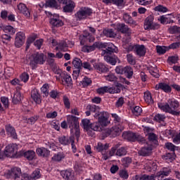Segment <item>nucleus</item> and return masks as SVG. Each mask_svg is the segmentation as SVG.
<instances>
[{
    "label": "nucleus",
    "instance_id": "f257e3e1",
    "mask_svg": "<svg viewBox=\"0 0 180 180\" xmlns=\"http://www.w3.org/2000/svg\"><path fill=\"white\" fill-rule=\"evenodd\" d=\"M167 102L168 103L166 104H164L162 103H159L158 104L159 109H160L163 112H165L166 113H169L173 116H179L180 104L179 101L175 99H169Z\"/></svg>",
    "mask_w": 180,
    "mask_h": 180
},
{
    "label": "nucleus",
    "instance_id": "f03ea898",
    "mask_svg": "<svg viewBox=\"0 0 180 180\" xmlns=\"http://www.w3.org/2000/svg\"><path fill=\"white\" fill-rule=\"evenodd\" d=\"M46 63V56L43 53H35L31 56L30 59V66L32 70H36L37 65H43Z\"/></svg>",
    "mask_w": 180,
    "mask_h": 180
},
{
    "label": "nucleus",
    "instance_id": "7ed1b4c3",
    "mask_svg": "<svg viewBox=\"0 0 180 180\" xmlns=\"http://www.w3.org/2000/svg\"><path fill=\"white\" fill-rule=\"evenodd\" d=\"M56 78L57 81H61L60 84L62 85H65L66 86H71L72 85V79L71 76L67 74V72H63L61 70H58L55 72Z\"/></svg>",
    "mask_w": 180,
    "mask_h": 180
},
{
    "label": "nucleus",
    "instance_id": "20e7f679",
    "mask_svg": "<svg viewBox=\"0 0 180 180\" xmlns=\"http://www.w3.org/2000/svg\"><path fill=\"white\" fill-rule=\"evenodd\" d=\"M122 137L128 141L136 142L138 141L140 144H146V141L144 137H142L141 135L136 134L131 131H126L122 133Z\"/></svg>",
    "mask_w": 180,
    "mask_h": 180
},
{
    "label": "nucleus",
    "instance_id": "39448f33",
    "mask_svg": "<svg viewBox=\"0 0 180 180\" xmlns=\"http://www.w3.org/2000/svg\"><path fill=\"white\" fill-rule=\"evenodd\" d=\"M143 27L145 30H157L160 29V24L154 23V15H150L145 19Z\"/></svg>",
    "mask_w": 180,
    "mask_h": 180
},
{
    "label": "nucleus",
    "instance_id": "423d86ee",
    "mask_svg": "<svg viewBox=\"0 0 180 180\" xmlns=\"http://www.w3.org/2000/svg\"><path fill=\"white\" fill-rule=\"evenodd\" d=\"M45 13L50 16V23L53 27H61V26H64V22L60 18V15H58V14L53 15L49 11H45Z\"/></svg>",
    "mask_w": 180,
    "mask_h": 180
},
{
    "label": "nucleus",
    "instance_id": "0eeeda50",
    "mask_svg": "<svg viewBox=\"0 0 180 180\" xmlns=\"http://www.w3.org/2000/svg\"><path fill=\"white\" fill-rule=\"evenodd\" d=\"M59 4H63V11L65 13H71L75 8V3L72 0H58Z\"/></svg>",
    "mask_w": 180,
    "mask_h": 180
},
{
    "label": "nucleus",
    "instance_id": "6e6552de",
    "mask_svg": "<svg viewBox=\"0 0 180 180\" xmlns=\"http://www.w3.org/2000/svg\"><path fill=\"white\" fill-rule=\"evenodd\" d=\"M92 15V8L88 7H82L79 11H78L75 17L79 20H82V19H86L88 16Z\"/></svg>",
    "mask_w": 180,
    "mask_h": 180
},
{
    "label": "nucleus",
    "instance_id": "1a4fd4ad",
    "mask_svg": "<svg viewBox=\"0 0 180 180\" xmlns=\"http://www.w3.org/2000/svg\"><path fill=\"white\" fill-rule=\"evenodd\" d=\"M18 144L16 143H11L8 145L4 151V154L6 157H10V158H14L16 154L18 153Z\"/></svg>",
    "mask_w": 180,
    "mask_h": 180
},
{
    "label": "nucleus",
    "instance_id": "9d476101",
    "mask_svg": "<svg viewBox=\"0 0 180 180\" xmlns=\"http://www.w3.org/2000/svg\"><path fill=\"white\" fill-rule=\"evenodd\" d=\"M123 130V127L119 126L112 127L110 129H107L104 131V134L108 136H111V137H116L117 136H120Z\"/></svg>",
    "mask_w": 180,
    "mask_h": 180
},
{
    "label": "nucleus",
    "instance_id": "9b49d317",
    "mask_svg": "<svg viewBox=\"0 0 180 180\" xmlns=\"http://www.w3.org/2000/svg\"><path fill=\"white\" fill-rule=\"evenodd\" d=\"M101 44H105V47H101V49H105V50L102 51L101 56H109L112 53H117V47L113 44L101 43Z\"/></svg>",
    "mask_w": 180,
    "mask_h": 180
},
{
    "label": "nucleus",
    "instance_id": "f8f14e48",
    "mask_svg": "<svg viewBox=\"0 0 180 180\" xmlns=\"http://www.w3.org/2000/svg\"><path fill=\"white\" fill-rule=\"evenodd\" d=\"M115 29L117 30V32H120V33H123L124 34H127L130 36L131 34V30L124 23H117L115 25Z\"/></svg>",
    "mask_w": 180,
    "mask_h": 180
},
{
    "label": "nucleus",
    "instance_id": "ddd939ff",
    "mask_svg": "<svg viewBox=\"0 0 180 180\" xmlns=\"http://www.w3.org/2000/svg\"><path fill=\"white\" fill-rule=\"evenodd\" d=\"M25 33L22 32H19L15 35V46L18 49H20V47H22L23 44H25Z\"/></svg>",
    "mask_w": 180,
    "mask_h": 180
},
{
    "label": "nucleus",
    "instance_id": "4468645a",
    "mask_svg": "<svg viewBox=\"0 0 180 180\" xmlns=\"http://www.w3.org/2000/svg\"><path fill=\"white\" fill-rule=\"evenodd\" d=\"M67 122L69 124L70 129H71V131L75 127H79V124L78 123V117L73 115H68L67 116Z\"/></svg>",
    "mask_w": 180,
    "mask_h": 180
},
{
    "label": "nucleus",
    "instance_id": "2eb2a0df",
    "mask_svg": "<svg viewBox=\"0 0 180 180\" xmlns=\"http://www.w3.org/2000/svg\"><path fill=\"white\" fill-rule=\"evenodd\" d=\"M74 46V43L70 41H60L58 42V46H56L57 50H60V51H68V47Z\"/></svg>",
    "mask_w": 180,
    "mask_h": 180
},
{
    "label": "nucleus",
    "instance_id": "dca6fc26",
    "mask_svg": "<svg viewBox=\"0 0 180 180\" xmlns=\"http://www.w3.org/2000/svg\"><path fill=\"white\" fill-rule=\"evenodd\" d=\"M101 47H106V44H102V42H95L91 46H85L83 47V51L86 53H91L95 51L96 49H101Z\"/></svg>",
    "mask_w": 180,
    "mask_h": 180
},
{
    "label": "nucleus",
    "instance_id": "f3484780",
    "mask_svg": "<svg viewBox=\"0 0 180 180\" xmlns=\"http://www.w3.org/2000/svg\"><path fill=\"white\" fill-rule=\"evenodd\" d=\"M18 9L20 13H22L24 16L29 19L30 18V11H29V8H27V6H26V4L23 3H20L18 5Z\"/></svg>",
    "mask_w": 180,
    "mask_h": 180
},
{
    "label": "nucleus",
    "instance_id": "a211bd4d",
    "mask_svg": "<svg viewBox=\"0 0 180 180\" xmlns=\"http://www.w3.org/2000/svg\"><path fill=\"white\" fill-rule=\"evenodd\" d=\"M93 67L94 70L97 71L99 74H102L103 72H108L109 71V69L102 63H96L95 61L94 63H93Z\"/></svg>",
    "mask_w": 180,
    "mask_h": 180
},
{
    "label": "nucleus",
    "instance_id": "6ab92c4d",
    "mask_svg": "<svg viewBox=\"0 0 180 180\" xmlns=\"http://www.w3.org/2000/svg\"><path fill=\"white\" fill-rule=\"evenodd\" d=\"M171 174V169L164 167L162 169L159 171L157 174L156 177L158 178V180H163L165 176H168Z\"/></svg>",
    "mask_w": 180,
    "mask_h": 180
},
{
    "label": "nucleus",
    "instance_id": "aec40b11",
    "mask_svg": "<svg viewBox=\"0 0 180 180\" xmlns=\"http://www.w3.org/2000/svg\"><path fill=\"white\" fill-rule=\"evenodd\" d=\"M36 153L39 157H43V158H49L50 157V150L44 147L37 148Z\"/></svg>",
    "mask_w": 180,
    "mask_h": 180
},
{
    "label": "nucleus",
    "instance_id": "412c9836",
    "mask_svg": "<svg viewBox=\"0 0 180 180\" xmlns=\"http://www.w3.org/2000/svg\"><path fill=\"white\" fill-rule=\"evenodd\" d=\"M155 88L156 91L161 89L163 92H166V94H169L172 91L171 86L167 84V83H159L155 85Z\"/></svg>",
    "mask_w": 180,
    "mask_h": 180
},
{
    "label": "nucleus",
    "instance_id": "4be33fe9",
    "mask_svg": "<svg viewBox=\"0 0 180 180\" xmlns=\"http://www.w3.org/2000/svg\"><path fill=\"white\" fill-rule=\"evenodd\" d=\"M147 52L144 45H135V53L139 57H144Z\"/></svg>",
    "mask_w": 180,
    "mask_h": 180
},
{
    "label": "nucleus",
    "instance_id": "5701e85b",
    "mask_svg": "<svg viewBox=\"0 0 180 180\" xmlns=\"http://www.w3.org/2000/svg\"><path fill=\"white\" fill-rule=\"evenodd\" d=\"M31 98L37 103V105H40V103H41V96L37 89H34L31 91Z\"/></svg>",
    "mask_w": 180,
    "mask_h": 180
},
{
    "label": "nucleus",
    "instance_id": "b1692460",
    "mask_svg": "<svg viewBox=\"0 0 180 180\" xmlns=\"http://www.w3.org/2000/svg\"><path fill=\"white\" fill-rule=\"evenodd\" d=\"M131 180H155V176H154V174H152L150 176L147 174H136L132 176Z\"/></svg>",
    "mask_w": 180,
    "mask_h": 180
},
{
    "label": "nucleus",
    "instance_id": "393cba45",
    "mask_svg": "<svg viewBox=\"0 0 180 180\" xmlns=\"http://www.w3.org/2000/svg\"><path fill=\"white\" fill-rule=\"evenodd\" d=\"M151 151H153V145H148L142 148L139 151V155H142L143 157H146L147 155H150Z\"/></svg>",
    "mask_w": 180,
    "mask_h": 180
},
{
    "label": "nucleus",
    "instance_id": "a878e982",
    "mask_svg": "<svg viewBox=\"0 0 180 180\" xmlns=\"http://www.w3.org/2000/svg\"><path fill=\"white\" fill-rule=\"evenodd\" d=\"M91 124H91V121L88 119H84L82 120V126H83V128L87 131L89 136H94V134L91 132Z\"/></svg>",
    "mask_w": 180,
    "mask_h": 180
},
{
    "label": "nucleus",
    "instance_id": "bb28decb",
    "mask_svg": "<svg viewBox=\"0 0 180 180\" xmlns=\"http://www.w3.org/2000/svg\"><path fill=\"white\" fill-rule=\"evenodd\" d=\"M6 131L8 136H10L13 139H18L16 130H15V127H12L11 124L6 125Z\"/></svg>",
    "mask_w": 180,
    "mask_h": 180
},
{
    "label": "nucleus",
    "instance_id": "cd10ccee",
    "mask_svg": "<svg viewBox=\"0 0 180 180\" xmlns=\"http://www.w3.org/2000/svg\"><path fill=\"white\" fill-rule=\"evenodd\" d=\"M122 19L125 23L128 25H137L135 20H134L133 18L130 15V14L127 13H124L122 15Z\"/></svg>",
    "mask_w": 180,
    "mask_h": 180
},
{
    "label": "nucleus",
    "instance_id": "c85d7f7f",
    "mask_svg": "<svg viewBox=\"0 0 180 180\" xmlns=\"http://www.w3.org/2000/svg\"><path fill=\"white\" fill-rule=\"evenodd\" d=\"M25 158L28 160V161H32L36 158V152L34 150H27L23 153Z\"/></svg>",
    "mask_w": 180,
    "mask_h": 180
},
{
    "label": "nucleus",
    "instance_id": "c756f323",
    "mask_svg": "<svg viewBox=\"0 0 180 180\" xmlns=\"http://www.w3.org/2000/svg\"><path fill=\"white\" fill-rule=\"evenodd\" d=\"M104 60L106 63H108V64H111V65H116V63H117V57L116 56L104 55Z\"/></svg>",
    "mask_w": 180,
    "mask_h": 180
},
{
    "label": "nucleus",
    "instance_id": "7c9ffc66",
    "mask_svg": "<svg viewBox=\"0 0 180 180\" xmlns=\"http://www.w3.org/2000/svg\"><path fill=\"white\" fill-rule=\"evenodd\" d=\"M22 99H23V97L22 96L20 91H15L13 97V103H14V105H18V103L22 102Z\"/></svg>",
    "mask_w": 180,
    "mask_h": 180
},
{
    "label": "nucleus",
    "instance_id": "2f4dec72",
    "mask_svg": "<svg viewBox=\"0 0 180 180\" xmlns=\"http://www.w3.org/2000/svg\"><path fill=\"white\" fill-rule=\"evenodd\" d=\"M46 8H54L55 9H60V6L56 0H47L46 1Z\"/></svg>",
    "mask_w": 180,
    "mask_h": 180
},
{
    "label": "nucleus",
    "instance_id": "473e14b6",
    "mask_svg": "<svg viewBox=\"0 0 180 180\" xmlns=\"http://www.w3.org/2000/svg\"><path fill=\"white\" fill-rule=\"evenodd\" d=\"M158 20H159L162 25L174 23V20H171V18L168 17L167 15H161L160 18L158 19Z\"/></svg>",
    "mask_w": 180,
    "mask_h": 180
},
{
    "label": "nucleus",
    "instance_id": "72a5a7b5",
    "mask_svg": "<svg viewBox=\"0 0 180 180\" xmlns=\"http://www.w3.org/2000/svg\"><path fill=\"white\" fill-rule=\"evenodd\" d=\"M144 101L148 103V105H153L154 103V100H153V96L150 91L144 93Z\"/></svg>",
    "mask_w": 180,
    "mask_h": 180
},
{
    "label": "nucleus",
    "instance_id": "f704fd0d",
    "mask_svg": "<svg viewBox=\"0 0 180 180\" xmlns=\"http://www.w3.org/2000/svg\"><path fill=\"white\" fill-rule=\"evenodd\" d=\"M148 70L153 77L155 78H160V72L158 71V69H157V67L150 66Z\"/></svg>",
    "mask_w": 180,
    "mask_h": 180
},
{
    "label": "nucleus",
    "instance_id": "c9c22d12",
    "mask_svg": "<svg viewBox=\"0 0 180 180\" xmlns=\"http://www.w3.org/2000/svg\"><path fill=\"white\" fill-rule=\"evenodd\" d=\"M59 143L62 144V146H69L71 143V137L63 136L59 138Z\"/></svg>",
    "mask_w": 180,
    "mask_h": 180
},
{
    "label": "nucleus",
    "instance_id": "e433bc0d",
    "mask_svg": "<svg viewBox=\"0 0 180 180\" xmlns=\"http://www.w3.org/2000/svg\"><path fill=\"white\" fill-rule=\"evenodd\" d=\"M95 64V60H91L89 62H84L82 63L83 68H85V70H88L89 71H92L94 70V65Z\"/></svg>",
    "mask_w": 180,
    "mask_h": 180
},
{
    "label": "nucleus",
    "instance_id": "4c0bfd02",
    "mask_svg": "<svg viewBox=\"0 0 180 180\" xmlns=\"http://www.w3.org/2000/svg\"><path fill=\"white\" fill-rule=\"evenodd\" d=\"M148 139L150 143H153L155 146L158 144V136L154 133H149Z\"/></svg>",
    "mask_w": 180,
    "mask_h": 180
},
{
    "label": "nucleus",
    "instance_id": "58836bf2",
    "mask_svg": "<svg viewBox=\"0 0 180 180\" xmlns=\"http://www.w3.org/2000/svg\"><path fill=\"white\" fill-rule=\"evenodd\" d=\"M61 175L63 178L68 180L74 179V176H72V172L70 170L63 171L61 172Z\"/></svg>",
    "mask_w": 180,
    "mask_h": 180
},
{
    "label": "nucleus",
    "instance_id": "ea45409f",
    "mask_svg": "<svg viewBox=\"0 0 180 180\" xmlns=\"http://www.w3.org/2000/svg\"><path fill=\"white\" fill-rule=\"evenodd\" d=\"M122 84H117L112 87H109V94H120Z\"/></svg>",
    "mask_w": 180,
    "mask_h": 180
},
{
    "label": "nucleus",
    "instance_id": "a19ab883",
    "mask_svg": "<svg viewBox=\"0 0 180 180\" xmlns=\"http://www.w3.org/2000/svg\"><path fill=\"white\" fill-rule=\"evenodd\" d=\"M32 180L39 179L41 178V173L40 172V169H36L30 175Z\"/></svg>",
    "mask_w": 180,
    "mask_h": 180
},
{
    "label": "nucleus",
    "instance_id": "79ce46f5",
    "mask_svg": "<svg viewBox=\"0 0 180 180\" xmlns=\"http://www.w3.org/2000/svg\"><path fill=\"white\" fill-rule=\"evenodd\" d=\"M124 74H125L127 78H131L133 77V68L130 66L124 68Z\"/></svg>",
    "mask_w": 180,
    "mask_h": 180
},
{
    "label": "nucleus",
    "instance_id": "37998d69",
    "mask_svg": "<svg viewBox=\"0 0 180 180\" xmlns=\"http://www.w3.org/2000/svg\"><path fill=\"white\" fill-rule=\"evenodd\" d=\"M165 119H167L165 115L158 113L155 115L153 120L158 123H161L162 122H165Z\"/></svg>",
    "mask_w": 180,
    "mask_h": 180
},
{
    "label": "nucleus",
    "instance_id": "c03bdc74",
    "mask_svg": "<svg viewBox=\"0 0 180 180\" xmlns=\"http://www.w3.org/2000/svg\"><path fill=\"white\" fill-rule=\"evenodd\" d=\"M81 83L84 88H86V86H91L92 85V79L88 77H84Z\"/></svg>",
    "mask_w": 180,
    "mask_h": 180
},
{
    "label": "nucleus",
    "instance_id": "a18cd8bd",
    "mask_svg": "<svg viewBox=\"0 0 180 180\" xmlns=\"http://www.w3.org/2000/svg\"><path fill=\"white\" fill-rule=\"evenodd\" d=\"M103 34H105V36H106V37L110 38H115L117 36L116 32H115L112 29L105 30L103 31Z\"/></svg>",
    "mask_w": 180,
    "mask_h": 180
},
{
    "label": "nucleus",
    "instance_id": "49530a36",
    "mask_svg": "<svg viewBox=\"0 0 180 180\" xmlns=\"http://www.w3.org/2000/svg\"><path fill=\"white\" fill-rule=\"evenodd\" d=\"M95 117H98V122L103 120L104 119H109V114L106 112H101L99 114H96Z\"/></svg>",
    "mask_w": 180,
    "mask_h": 180
},
{
    "label": "nucleus",
    "instance_id": "de8ad7c7",
    "mask_svg": "<svg viewBox=\"0 0 180 180\" xmlns=\"http://www.w3.org/2000/svg\"><path fill=\"white\" fill-rule=\"evenodd\" d=\"M131 109L135 116H140L143 112V109L140 106L131 107Z\"/></svg>",
    "mask_w": 180,
    "mask_h": 180
},
{
    "label": "nucleus",
    "instance_id": "09e8293b",
    "mask_svg": "<svg viewBox=\"0 0 180 180\" xmlns=\"http://www.w3.org/2000/svg\"><path fill=\"white\" fill-rule=\"evenodd\" d=\"M109 148V144L105 143L103 145L102 143L99 142L97 146H96V149L98 153H101V151H103V150H108Z\"/></svg>",
    "mask_w": 180,
    "mask_h": 180
},
{
    "label": "nucleus",
    "instance_id": "8fccbe9b",
    "mask_svg": "<svg viewBox=\"0 0 180 180\" xmlns=\"http://www.w3.org/2000/svg\"><path fill=\"white\" fill-rule=\"evenodd\" d=\"M91 130H94V131H102V127H101L99 122H94L90 126V131Z\"/></svg>",
    "mask_w": 180,
    "mask_h": 180
},
{
    "label": "nucleus",
    "instance_id": "3c124183",
    "mask_svg": "<svg viewBox=\"0 0 180 180\" xmlns=\"http://www.w3.org/2000/svg\"><path fill=\"white\" fill-rule=\"evenodd\" d=\"M127 154V149L124 147H121L117 150L115 155L117 157H123V155H126Z\"/></svg>",
    "mask_w": 180,
    "mask_h": 180
},
{
    "label": "nucleus",
    "instance_id": "603ef678",
    "mask_svg": "<svg viewBox=\"0 0 180 180\" xmlns=\"http://www.w3.org/2000/svg\"><path fill=\"white\" fill-rule=\"evenodd\" d=\"M72 64L75 68H77L78 70H81V67H82V61L78 58H75L73 60Z\"/></svg>",
    "mask_w": 180,
    "mask_h": 180
},
{
    "label": "nucleus",
    "instance_id": "864d4df0",
    "mask_svg": "<svg viewBox=\"0 0 180 180\" xmlns=\"http://www.w3.org/2000/svg\"><path fill=\"white\" fill-rule=\"evenodd\" d=\"M168 32L169 33H170V34L180 33V27L176 25L171 26L170 27H169Z\"/></svg>",
    "mask_w": 180,
    "mask_h": 180
},
{
    "label": "nucleus",
    "instance_id": "5fc2aeb1",
    "mask_svg": "<svg viewBox=\"0 0 180 180\" xmlns=\"http://www.w3.org/2000/svg\"><path fill=\"white\" fill-rule=\"evenodd\" d=\"M4 31L5 33H8V34L9 35H13V34L16 32V30H15V28L11 25L6 26L4 29Z\"/></svg>",
    "mask_w": 180,
    "mask_h": 180
},
{
    "label": "nucleus",
    "instance_id": "6e6d98bb",
    "mask_svg": "<svg viewBox=\"0 0 180 180\" xmlns=\"http://www.w3.org/2000/svg\"><path fill=\"white\" fill-rule=\"evenodd\" d=\"M112 5H115L118 8H124L126 1L124 0H113Z\"/></svg>",
    "mask_w": 180,
    "mask_h": 180
},
{
    "label": "nucleus",
    "instance_id": "4d7b16f0",
    "mask_svg": "<svg viewBox=\"0 0 180 180\" xmlns=\"http://www.w3.org/2000/svg\"><path fill=\"white\" fill-rule=\"evenodd\" d=\"M12 169H13V172H14V175L15 176V180H20V174H22L20 168L13 167V168H12Z\"/></svg>",
    "mask_w": 180,
    "mask_h": 180
},
{
    "label": "nucleus",
    "instance_id": "13d9d810",
    "mask_svg": "<svg viewBox=\"0 0 180 180\" xmlns=\"http://www.w3.org/2000/svg\"><path fill=\"white\" fill-rule=\"evenodd\" d=\"M5 176H6V178H7V179H15V172H13V169L8 170L5 173Z\"/></svg>",
    "mask_w": 180,
    "mask_h": 180
},
{
    "label": "nucleus",
    "instance_id": "bf43d9fd",
    "mask_svg": "<svg viewBox=\"0 0 180 180\" xmlns=\"http://www.w3.org/2000/svg\"><path fill=\"white\" fill-rule=\"evenodd\" d=\"M127 60L129 64L131 65H135L136 64V58L132 54H127Z\"/></svg>",
    "mask_w": 180,
    "mask_h": 180
},
{
    "label": "nucleus",
    "instance_id": "052dcab7",
    "mask_svg": "<svg viewBox=\"0 0 180 180\" xmlns=\"http://www.w3.org/2000/svg\"><path fill=\"white\" fill-rule=\"evenodd\" d=\"M154 11H155V12H162V13H165V12H168V8L162 5H158L155 7Z\"/></svg>",
    "mask_w": 180,
    "mask_h": 180
},
{
    "label": "nucleus",
    "instance_id": "680f3d73",
    "mask_svg": "<svg viewBox=\"0 0 180 180\" xmlns=\"http://www.w3.org/2000/svg\"><path fill=\"white\" fill-rule=\"evenodd\" d=\"M49 88L50 86H49V84H44L41 88V92H42L45 96H49L50 94L49 93Z\"/></svg>",
    "mask_w": 180,
    "mask_h": 180
},
{
    "label": "nucleus",
    "instance_id": "e2e57ef3",
    "mask_svg": "<svg viewBox=\"0 0 180 180\" xmlns=\"http://www.w3.org/2000/svg\"><path fill=\"white\" fill-rule=\"evenodd\" d=\"M60 92L57 90H52L49 93V96L52 98V99H58L60 98Z\"/></svg>",
    "mask_w": 180,
    "mask_h": 180
},
{
    "label": "nucleus",
    "instance_id": "0e129e2a",
    "mask_svg": "<svg viewBox=\"0 0 180 180\" xmlns=\"http://www.w3.org/2000/svg\"><path fill=\"white\" fill-rule=\"evenodd\" d=\"M156 50L158 54H165L168 49L166 46H157Z\"/></svg>",
    "mask_w": 180,
    "mask_h": 180
},
{
    "label": "nucleus",
    "instance_id": "69168bd1",
    "mask_svg": "<svg viewBox=\"0 0 180 180\" xmlns=\"http://www.w3.org/2000/svg\"><path fill=\"white\" fill-rule=\"evenodd\" d=\"M104 78L106 79V81H110V82H113L114 81H116L117 78L113 73H110L108 75L104 76Z\"/></svg>",
    "mask_w": 180,
    "mask_h": 180
},
{
    "label": "nucleus",
    "instance_id": "338daca9",
    "mask_svg": "<svg viewBox=\"0 0 180 180\" xmlns=\"http://www.w3.org/2000/svg\"><path fill=\"white\" fill-rule=\"evenodd\" d=\"M179 60L178 56H169L167 59L169 64H176Z\"/></svg>",
    "mask_w": 180,
    "mask_h": 180
},
{
    "label": "nucleus",
    "instance_id": "774afa93",
    "mask_svg": "<svg viewBox=\"0 0 180 180\" xmlns=\"http://www.w3.org/2000/svg\"><path fill=\"white\" fill-rule=\"evenodd\" d=\"M109 93V87L103 86L97 89V94L99 95H103V94Z\"/></svg>",
    "mask_w": 180,
    "mask_h": 180
}]
</instances>
